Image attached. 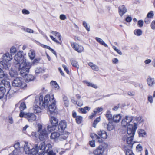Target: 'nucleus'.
<instances>
[{
	"label": "nucleus",
	"instance_id": "obj_12",
	"mask_svg": "<svg viewBox=\"0 0 155 155\" xmlns=\"http://www.w3.org/2000/svg\"><path fill=\"white\" fill-rule=\"evenodd\" d=\"M12 55L10 54L9 53H7L4 54L2 57V59L3 61H1L0 63L4 64H9L11 66V64L9 62L12 59Z\"/></svg>",
	"mask_w": 155,
	"mask_h": 155
},
{
	"label": "nucleus",
	"instance_id": "obj_22",
	"mask_svg": "<svg viewBox=\"0 0 155 155\" xmlns=\"http://www.w3.org/2000/svg\"><path fill=\"white\" fill-rule=\"evenodd\" d=\"M28 55L31 60L34 59L35 56V51L33 49L30 50L28 52Z\"/></svg>",
	"mask_w": 155,
	"mask_h": 155
},
{
	"label": "nucleus",
	"instance_id": "obj_16",
	"mask_svg": "<svg viewBox=\"0 0 155 155\" xmlns=\"http://www.w3.org/2000/svg\"><path fill=\"white\" fill-rule=\"evenodd\" d=\"M71 45L73 49L79 53H81L83 51V47L81 45L74 42H71Z\"/></svg>",
	"mask_w": 155,
	"mask_h": 155
},
{
	"label": "nucleus",
	"instance_id": "obj_32",
	"mask_svg": "<svg viewBox=\"0 0 155 155\" xmlns=\"http://www.w3.org/2000/svg\"><path fill=\"white\" fill-rule=\"evenodd\" d=\"M51 33L56 37L61 42V35L59 33L54 31H51Z\"/></svg>",
	"mask_w": 155,
	"mask_h": 155
},
{
	"label": "nucleus",
	"instance_id": "obj_64",
	"mask_svg": "<svg viewBox=\"0 0 155 155\" xmlns=\"http://www.w3.org/2000/svg\"><path fill=\"white\" fill-rule=\"evenodd\" d=\"M150 20L149 19V18H148L147 17L144 20V22L147 24L149 23H150Z\"/></svg>",
	"mask_w": 155,
	"mask_h": 155
},
{
	"label": "nucleus",
	"instance_id": "obj_15",
	"mask_svg": "<svg viewBox=\"0 0 155 155\" xmlns=\"http://www.w3.org/2000/svg\"><path fill=\"white\" fill-rule=\"evenodd\" d=\"M67 126V122L65 120L61 121L58 125V130L59 132L62 133L66 128Z\"/></svg>",
	"mask_w": 155,
	"mask_h": 155
},
{
	"label": "nucleus",
	"instance_id": "obj_36",
	"mask_svg": "<svg viewBox=\"0 0 155 155\" xmlns=\"http://www.w3.org/2000/svg\"><path fill=\"white\" fill-rule=\"evenodd\" d=\"M100 121V117L97 118L94 121L93 124V126L94 128H96L97 124V123L99 122Z\"/></svg>",
	"mask_w": 155,
	"mask_h": 155
},
{
	"label": "nucleus",
	"instance_id": "obj_24",
	"mask_svg": "<svg viewBox=\"0 0 155 155\" xmlns=\"http://www.w3.org/2000/svg\"><path fill=\"white\" fill-rule=\"evenodd\" d=\"M50 122L53 125L57 126L58 125V120L54 117H52L50 119Z\"/></svg>",
	"mask_w": 155,
	"mask_h": 155
},
{
	"label": "nucleus",
	"instance_id": "obj_50",
	"mask_svg": "<svg viewBox=\"0 0 155 155\" xmlns=\"http://www.w3.org/2000/svg\"><path fill=\"white\" fill-rule=\"evenodd\" d=\"M43 71V69L40 68H37L35 70V72L36 73L39 74L40 73Z\"/></svg>",
	"mask_w": 155,
	"mask_h": 155
},
{
	"label": "nucleus",
	"instance_id": "obj_55",
	"mask_svg": "<svg viewBox=\"0 0 155 155\" xmlns=\"http://www.w3.org/2000/svg\"><path fill=\"white\" fill-rule=\"evenodd\" d=\"M138 24L139 26L140 27H142L143 26V21L142 20H140L138 21Z\"/></svg>",
	"mask_w": 155,
	"mask_h": 155
},
{
	"label": "nucleus",
	"instance_id": "obj_46",
	"mask_svg": "<svg viewBox=\"0 0 155 155\" xmlns=\"http://www.w3.org/2000/svg\"><path fill=\"white\" fill-rule=\"evenodd\" d=\"M114 127L112 124V123H108V126L107 127V129L109 131H111L114 128Z\"/></svg>",
	"mask_w": 155,
	"mask_h": 155
},
{
	"label": "nucleus",
	"instance_id": "obj_4",
	"mask_svg": "<svg viewBox=\"0 0 155 155\" xmlns=\"http://www.w3.org/2000/svg\"><path fill=\"white\" fill-rule=\"evenodd\" d=\"M98 134L101 138L94 133L91 134V137L93 139H94L97 142L99 143H102L103 142V140L102 138L105 139L107 138V134L105 131L100 130L98 132Z\"/></svg>",
	"mask_w": 155,
	"mask_h": 155
},
{
	"label": "nucleus",
	"instance_id": "obj_49",
	"mask_svg": "<svg viewBox=\"0 0 155 155\" xmlns=\"http://www.w3.org/2000/svg\"><path fill=\"white\" fill-rule=\"evenodd\" d=\"M39 33L43 36V37H44L47 41H48L49 40L48 38L46 36V34H45L41 30H39Z\"/></svg>",
	"mask_w": 155,
	"mask_h": 155
},
{
	"label": "nucleus",
	"instance_id": "obj_45",
	"mask_svg": "<svg viewBox=\"0 0 155 155\" xmlns=\"http://www.w3.org/2000/svg\"><path fill=\"white\" fill-rule=\"evenodd\" d=\"M20 152V150L15 149L13 151L12 154L10 153L12 155H19Z\"/></svg>",
	"mask_w": 155,
	"mask_h": 155
},
{
	"label": "nucleus",
	"instance_id": "obj_23",
	"mask_svg": "<svg viewBox=\"0 0 155 155\" xmlns=\"http://www.w3.org/2000/svg\"><path fill=\"white\" fill-rule=\"evenodd\" d=\"M25 79L26 82H29L33 80L34 77L31 74H27L26 76H25L24 77Z\"/></svg>",
	"mask_w": 155,
	"mask_h": 155
},
{
	"label": "nucleus",
	"instance_id": "obj_56",
	"mask_svg": "<svg viewBox=\"0 0 155 155\" xmlns=\"http://www.w3.org/2000/svg\"><path fill=\"white\" fill-rule=\"evenodd\" d=\"M93 112V113H92L91 115L89 116V118L90 119H92L94 117H95L97 114V112L96 111H94V110Z\"/></svg>",
	"mask_w": 155,
	"mask_h": 155
},
{
	"label": "nucleus",
	"instance_id": "obj_33",
	"mask_svg": "<svg viewBox=\"0 0 155 155\" xmlns=\"http://www.w3.org/2000/svg\"><path fill=\"white\" fill-rule=\"evenodd\" d=\"M50 84L53 87L57 89H58L59 88L58 85L55 81H51L50 82Z\"/></svg>",
	"mask_w": 155,
	"mask_h": 155
},
{
	"label": "nucleus",
	"instance_id": "obj_39",
	"mask_svg": "<svg viewBox=\"0 0 155 155\" xmlns=\"http://www.w3.org/2000/svg\"><path fill=\"white\" fill-rule=\"evenodd\" d=\"M86 84H87V85L88 86L91 87H92L95 89H97V86L96 85L92 83L86 81Z\"/></svg>",
	"mask_w": 155,
	"mask_h": 155
},
{
	"label": "nucleus",
	"instance_id": "obj_25",
	"mask_svg": "<svg viewBox=\"0 0 155 155\" xmlns=\"http://www.w3.org/2000/svg\"><path fill=\"white\" fill-rule=\"evenodd\" d=\"M95 40H96V41L99 43L101 45H103L105 47H107L108 45H107L105 43V42L103 41V40L98 37H96L95 38Z\"/></svg>",
	"mask_w": 155,
	"mask_h": 155
},
{
	"label": "nucleus",
	"instance_id": "obj_51",
	"mask_svg": "<svg viewBox=\"0 0 155 155\" xmlns=\"http://www.w3.org/2000/svg\"><path fill=\"white\" fill-rule=\"evenodd\" d=\"M14 147L15 149L20 150V143L19 142L15 143L14 146Z\"/></svg>",
	"mask_w": 155,
	"mask_h": 155
},
{
	"label": "nucleus",
	"instance_id": "obj_53",
	"mask_svg": "<svg viewBox=\"0 0 155 155\" xmlns=\"http://www.w3.org/2000/svg\"><path fill=\"white\" fill-rule=\"evenodd\" d=\"M113 48L120 55H122V53L120 51L117 49V47L114 46H113Z\"/></svg>",
	"mask_w": 155,
	"mask_h": 155
},
{
	"label": "nucleus",
	"instance_id": "obj_61",
	"mask_svg": "<svg viewBox=\"0 0 155 155\" xmlns=\"http://www.w3.org/2000/svg\"><path fill=\"white\" fill-rule=\"evenodd\" d=\"M151 27L152 29H155V21L152 22L151 24Z\"/></svg>",
	"mask_w": 155,
	"mask_h": 155
},
{
	"label": "nucleus",
	"instance_id": "obj_58",
	"mask_svg": "<svg viewBox=\"0 0 155 155\" xmlns=\"http://www.w3.org/2000/svg\"><path fill=\"white\" fill-rule=\"evenodd\" d=\"M103 110L102 108L101 107H98L96 109H95L94 110V111H96L97 112V114L102 111Z\"/></svg>",
	"mask_w": 155,
	"mask_h": 155
},
{
	"label": "nucleus",
	"instance_id": "obj_28",
	"mask_svg": "<svg viewBox=\"0 0 155 155\" xmlns=\"http://www.w3.org/2000/svg\"><path fill=\"white\" fill-rule=\"evenodd\" d=\"M90 109V108L88 106H86L84 108H80L79 109V111L83 114H86L87 113L86 110L89 111Z\"/></svg>",
	"mask_w": 155,
	"mask_h": 155
},
{
	"label": "nucleus",
	"instance_id": "obj_31",
	"mask_svg": "<svg viewBox=\"0 0 155 155\" xmlns=\"http://www.w3.org/2000/svg\"><path fill=\"white\" fill-rule=\"evenodd\" d=\"M63 99L64 105L66 107H68L69 105V102L67 97L65 95H63Z\"/></svg>",
	"mask_w": 155,
	"mask_h": 155
},
{
	"label": "nucleus",
	"instance_id": "obj_10",
	"mask_svg": "<svg viewBox=\"0 0 155 155\" xmlns=\"http://www.w3.org/2000/svg\"><path fill=\"white\" fill-rule=\"evenodd\" d=\"M22 79L20 78H16L14 79L12 83V86L14 87H20L24 88L26 86V84L23 81Z\"/></svg>",
	"mask_w": 155,
	"mask_h": 155
},
{
	"label": "nucleus",
	"instance_id": "obj_48",
	"mask_svg": "<svg viewBox=\"0 0 155 155\" xmlns=\"http://www.w3.org/2000/svg\"><path fill=\"white\" fill-rule=\"evenodd\" d=\"M136 149L138 152L140 153V151L142 150V147L140 144L138 145L136 147Z\"/></svg>",
	"mask_w": 155,
	"mask_h": 155
},
{
	"label": "nucleus",
	"instance_id": "obj_30",
	"mask_svg": "<svg viewBox=\"0 0 155 155\" xmlns=\"http://www.w3.org/2000/svg\"><path fill=\"white\" fill-rule=\"evenodd\" d=\"M56 126L53 125V124L49 125L47 127V129L48 131L50 132L54 130L56 128Z\"/></svg>",
	"mask_w": 155,
	"mask_h": 155
},
{
	"label": "nucleus",
	"instance_id": "obj_18",
	"mask_svg": "<svg viewBox=\"0 0 155 155\" xmlns=\"http://www.w3.org/2000/svg\"><path fill=\"white\" fill-rule=\"evenodd\" d=\"M118 12L121 17L127 12V9L124 5L120 6L118 8Z\"/></svg>",
	"mask_w": 155,
	"mask_h": 155
},
{
	"label": "nucleus",
	"instance_id": "obj_54",
	"mask_svg": "<svg viewBox=\"0 0 155 155\" xmlns=\"http://www.w3.org/2000/svg\"><path fill=\"white\" fill-rule=\"evenodd\" d=\"M50 37L52 39V40H53L57 44H61V42L58 41L53 36L51 35H50Z\"/></svg>",
	"mask_w": 155,
	"mask_h": 155
},
{
	"label": "nucleus",
	"instance_id": "obj_1",
	"mask_svg": "<svg viewBox=\"0 0 155 155\" xmlns=\"http://www.w3.org/2000/svg\"><path fill=\"white\" fill-rule=\"evenodd\" d=\"M51 147V145L50 144L45 145L44 142H39L35 144L34 147L31 144L25 143L24 150L26 154L30 155H35L38 153L42 154L46 152L48 153V155H56V153L53 150H50Z\"/></svg>",
	"mask_w": 155,
	"mask_h": 155
},
{
	"label": "nucleus",
	"instance_id": "obj_57",
	"mask_svg": "<svg viewBox=\"0 0 155 155\" xmlns=\"http://www.w3.org/2000/svg\"><path fill=\"white\" fill-rule=\"evenodd\" d=\"M60 18L61 20H65L67 18V17L65 15H63V14H61V15L60 16Z\"/></svg>",
	"mask_w": 155,
	"mask_h": 155
},
{
	"label": "nucleus",
	"instance_id": "obj_7",
	"mask_svg": "<svg viewBox=\"0 0 155 155\" xmlns=\"http://www.w3.org/2000/svg\"><path fill=\"white\" fill-rule=\"evenodd\" d=\"M37 133L39 134V138L41 141H43L48 137V135L45 128L42 129V126L40 124H38Z\"/></svg>",
	"mask_w": 155,
	"mask_h": 155
},
{
	"label": "nucleus",
	"instance_id": "obj_38",
	"mask_svg": "<svg viewBox=\"0 0 155 155\" xmlns=\"http://www.w3.org/2000/svg\"><path fill=\"white\" fill-rule=\"evenodd\" d=\"M83 25L87 31H90V27L89 26H88V24L86 23V21H83Z\"/></svg>",
	"mask_w": 155,
	"mask_h": 155
},
{
	"label": "nucleus",
	"instance_id": "obj_17",
	"mask_svg": "<svg viewBox=\"0 0 155 155\" xmlns=\"http://www.w3.org/2000/svg\"><path fill=\"white\" fill-rule=\"evenodd\" d=\"M104 151V149L102 146H99L94 151L95 155H102Z\"/></svg>",
	"mask_w": 155,
	"mask_h": 155
},
{
	"label": "nucleus",
	"instance_id": "obj_13",
	"mask_svg": "<svg viewBox=\"0 0 155 155\" xmlns=\"http://www.w3.org/2000/svg\"><path fill=\"white\" fill-rule=\"evenodd\" d=\"M10 67L9 64H4L0 62V78H3L5 76V74L2 69L8 70Z\"/></svg>",
	"mask_w": 155,
	"mask_h": 155
},
{
	"label": "nucleus",
	"instance_id": "obj_60",
	"mask_svg": "<svg viewBox=\"0 0 155 155\" xmlns=\"http://www.w3.org/2000/svg\"><path fill=\"white\" fill-rule=\"evenodd\" d=\"M89 144L92 147H94L95 146V143L94 141H91L89 142Z\"/></svg>",
	"mask_w": 155,
	"mask_h": 155
},
{
	"label": "nucleus",
	"instance_id": "obj_2",
	"mask_svg": "<svg viewBox=\"0 0 155 155\" xmlns=\"http://www.w3.org/2000/svg\"><path fill=\"white\" fill-rule=\"evenodd\" d=\"M56 101L52 96L51 97L49 95H46L43 99L42 96L41 95L39 97V105L44 107V108L47 107L49 104L48 109L51 114L54 112L56 108Z\"/></svg>",
	"mask_w": 155,
	"mask_h": 155
},
{
	"label": "nucleus",
	"instance_id": "obj_63",
	"mask_svg": "<svg viewBox=\"0 0 155 155\" xmlns=\"http://www.w3.org/2000/svg\"><path fill=\"white\" fill-rule=\"evenodd\" d=\"M126 21L127 22H130L132 20V18L128 16L125 19Z\"/></svg>",
	"mask_w": 155,
	"mask_h": 155
},
{
	"label": "nucleus",
	"instance_id": "obj_37",
	"mask_svg": "<svg viewBox=\"0 0 155 155\" xmlns=\"http://www.w3.org/2000/svg\"><path fill=\"white\" fill-rule=\"evenodd\" d=\"M22 29L25 32L28 33H34V31L33 30L28 28H22Z\"/></svg>",
	"mask_w": 155,
	"mask_h": 155
},
{
	"label": "nucleus",
	"instance_id": "obj_19",
	"mask_svg": "<svg viewBox=\"0 0 155 155\" xmlns=\"http://www.w3.org/2000/svg\"><path fill=\"white\" fill-rule=\"evenodd\" d=\"M122 118L121 114H117L114 115L112 118V120L114 122L118 123L120 121Z\"/></svg>",
	"mask_w": 155,
	"mask_h": 155
},
{
	"label": "nucleus",
	"instance_id": "obj_59",
	"mask_svg": "<svg viewBox=\"0 0 155 155\" xmlns=\"http://www.w3.org/2000/svg\"><path fill=\"white\" fill-rule=\"evenodd\" d=\"M22 13L24 14L28 15L30 13L26 9H23L22 10Z\"/></svg>",
	"mask_w": 155,
	"mask_h": 155
},
{
	"label": "nucleus",
	"instance_id": "obj_29",
	"mask_svg": "<svg viewBox=\"0 0 155 155\" xmlns=\"http://www.w3.org/2000/svg\"><path fill=\"white\" fill-rule=\"evenodd\" d=\"M88 65L94 70L98 71L99 70L98 67L92 62H89L88 64Z\"/></svg>",
	"mask_w": 155,
	"mask_h": 155
},
{
	"label": "nucleus",
	"instance_id": "obj_5",
	"mask_svg": "<svg viewBox=\"0 0 155 155\" xmlns=\"http://www.w3.org/2000/svg\"><path fill=\"white\" fill-rule=\"evenodd\" d=\"M132 128L131 126H129L127 131V134L129 136L127 138V144L131 145H133L134 143L133 141V137L136 130L135 126L134 130H131Z\"/></svg>",
	"mask_w": 155,
	"mask_h": 155
},
{
	"label": "nucleus",
	"instance_id": "obj_21",
	"mask_svg": "<svg viewBox=\"0 0 155 155\" xmlns=\"http://www.w3.org/2000/svg\"><path fill=\"white\" fill-rule=\"evenodd\" d=\"M1 84L3 85L5 87L8 88L9 90L10 89L11 86L10 85V82L8 81L5 80H3L0 82V84Z\"/></svg>",
	"mask_w": 155,
	"mask_h": 155
},
{
	"label": "nucleus",
	"instance_id": "obj_43",
	"mask_svg": "<svg viewBox=\"0 0 155 155\" xmlns=\"http://www.w3.org/2000/svg\"><path fill=\"white\" fill-rule=\"evenodd\" d=\"M9 74L12 77H16L17 75V72L13 71H11L9 72Z\"/></svg>",
	"mask_w": 155,
	"mask_h": 155
},
{
	"label": "nucleus",
	"instance_id": "obj_26",
	"mask_svg": "<svg viewBox=\"0 0 155 155\" xmlns=\"http://www.w3.org/2000/svg\"><path fill=\"white\" fill-rule=\"evenodd\" d=\"M5 91L6 90L4 87L2 86L0 87V99L3 97Z\"/></svg>",
	"mask_w": 155,
	"mask_h": 155
},
{
	"label": "nucleus",
	"instance_id": "obj_20",
	"mask_svg": "<svg viewBox=\"0 0 155 155\" xmlns=\"http://www.w3.org/2000/svg\"><path fill=\"white\" fill-rule=\"evenodd\" d=\"M19 105H20L19 108L20 110V113L24 112H23V111L26 108L25 103L24 102H20L18 104H16L15 105V107H17Z\"/></svg>",
	"mask_w": 155,
	"mask_h": 155
},
{
	"label": "nucleus",
	"instance_id": "obj_11",
	"mask_svg": "<svg viewBox=\"0 0 155 155\" xmlns=\"http://www.w3.org/2000/svg\"><path fill=\"white\" fill-rule=\"evenodd\" d=\"M63 135V134L61 133H59L58 132H54L51 133L50 136V138L51 139H58V138L59 139L62 140V139L65 140L68 137V135L64 136H61V135Z\"/></svg>",
	"mask_w": 155,
	"mask_h": 155
},
{
	"label": "nucleus",
	"instance_id": "obj_6",
	"mask_svg": "<svg viewBox=\"0 0 155 155\" xmlns=\"http://www.w3.org/2000/svg\"><path fill=\"white\" fill-rule=\"evenodd\" d=\"M14 60L15 61V64H21V63H24L26 62V59L25 58L22 51H19L15 55L14 57Z\"/></svg>",
	"mask_w": 155,
	"mask_h": 155
},
{
	"label": "nucleus",
	"instance_id": "obj_14",
	"mask_svg": "<svg viewBox=\"0 0 155 155\" xmlns=\"http://www.w3.org/2000/svg\"><path fill=\"white\" fill-rule=\"evenodd\" d=\"M39 101V98L38 99H36L35 100V105H34L33 108L34 112L35 113H38L40 112L41 111V108H44V107L41 106L39 105L38 102Z\"/></svg>",
	"mask_w": 155,
	"mask_h": 155
},
{
	"label": "nucleus",
	"instance_id": "obj_34",
	"mask_svg": "<svg viewBox=\"0 0 155 155\" xmlns=\"http://www.w3.org/2000/svg\"><path fill=\"white\" fill-rule=\"evenodd\" d=\"M134 32L135 35L138 36H140L142 34V30L140 29L135 30Z\"/></svg>",
	"mask_w": 155,
	"mask_h": 155
},
{
	"label": "nucleus",
	"instance_id": "obj_35",
	"mask_svg": "<svg viewBox=\"0 0 155 155\" xmlns=\"http://www.w3.org/2000/svg\"><path fill=\"white\" fill-rule=\"evenodd\" d=\"M71 63L72 65L76 68H77L78 69L79 68V65L78 63L75 60H72L71 61Z\"/></svg>",
	"mask_w": 155,
	"mask_h": 155
},
{
	"label": "nucleus",
	"instance_id": "obj_41",
	"mask_svg": "<svg viewBox=\"0 0 155 155\" xmlns=\"http://www.w3.org/2000/svg\"><path fill=\"white\" fill-rule=\"evenodd\" d=\"M146 134V133L144 130H141L139 131V135L140 137H144Z\"/></svg>",
	"mask_w": 155,
	"mask_h": 155
},
{
	"label": "nucleus",
	"instance_id": "obj_42",
	"mask_svg": "<svg viewBox=\"0 0 155 155\" xmlns=\"http://www.w3.org/2000/svg\"><path fill=\"white\" fill-rule=\"evenodd\" d=\"M82 120V117L81 116H77L76 118V120L77 123L79 124H81Z\"/></svg>",
	"mask_w": 155,
	"mask_h": 155
},
{
	"label": "nucleus",
	"instance_id": "obj_8",
	"mask_svg": "<svg viewBox=\"0 0 155 155\" xmlns=\"http://www.w3.org/2000/svg\"><path fill=\"white\" fill-rule=\"evenodd\" d=\"M28 63L26 62L25 63V64L21 63L19 65V71H20L21 75L23 77L26 76L29 72L30 67L28 66Z\"/></svg>",
	"mask_w": 155,
	"mask_h": 155
},
{
	"label": "nucleus",
	"instance_id": "obj_9",
	"mask_svg": "<svg viewBox=\"0 0 155 155\" xmlns=\"http://www.w3.org/2000/svg\"><path fill=\"white\" fill-rule=\"evenodd\" d=\"M21 117H24L29 122H32L35 121L36 119V116L33 113L21 112L19 114Z\"/></svg>",
	"mask_w": 155,
	"mask_h": 155
},
{
	"label": "nucleus",
	"instance_id": "obj_3",
	"mask_svg": "<svg viewBox=\"0 0 155 155\" xmlns=\"http://www.w3.org/2000/svg\"><path fill=\"white\" fill-rule=\"evenodd\" d=\"M133 117L132 116H126L125 118L123 119L121 121V125L124 127L127 126V131L129 126H131L132 128L131 130H134L135 126L136 129L137 128V124L135 123L133 124L132 122L133 120Z\"/></svg>",
	"mask_w": 155,
	"mask_h": 155
},
{
	"label": "nucleus",
	"instance_id": "obj_27",
	"mask_svg": "<svg viewBox=\"0 0 155 155\" xmlns=\"http://www.w3.org/2000/svg\"><path fill=\"white\" fill-rule=\"evenodd\" d=\"M147 83L149 86H153L155 84L154 79L149 77L147 80Z\"/></svg>",
	"mask_w": 155,
	"mask_h": 155
},
{
	"label": "nucleus",
	"instance_id": "obj_62",
	"mask_svg": "<svg viewBox=\"0 0 155 155\" xmlns=\"http://www.w3.org/2000/svg\"><path fill=\"white\" fill-rule=\"evenodd\" d=\"M148 101L150 103H152L153 102V99L152 97L151 96H149L147 98Z\"/></svg>",
	"mask_w": 155,
	"mask_h": 155
},
{
	"label": "nucleus",
	"instance_id": "obj_40",
	"mask_svg": "<svg viewBox=\"0 0 155 155\" xmlns=\"http://www.w3.org/2000/svg\"><path fill=\"white\" fill-rule=\"evenodd\" d=\"M17 51L16 48L14 46H12L10 49V53L14 54Z\"/></svg>",
	"mask_w": 155,
	"mask_h": 155
},
{
	"label": "nucleus",
	"instance_id": "obj_44",
	"mask_svg": "<svg viewBox=\"0 0 155 155\" xmlns=\"http://www.w3.org/2000/svg\"><path fill=\"white\" fill-rule=\"evenodd\" d=\"M106 117L108 120L110 119L112 120V117L110 112V111H107L106 114Z\"/></svg>",
	"mask_w": 155,
	"mask_h": 155
},
{
	"label": "nucleus",
	"instance_id": "obj_47",
	"mask_svg": "<svg viewBox=\"0 0 155 155\" xmlns=\"http://www.w3.org/2000/svg\"><path fill=\"white\" fill-rule=\"evenodd\" d=\"M126 155H134L132 151L131 150L128 149L126 152Z\"/></svg>",
	"mask_w": 155,
	"mask_h": 155
},
{
	"label": "nucleus",
	"instance_id": "obj_52",
	"mask_svg": "<svg viewBox=\"0 0 155 155\" xmlns=\"http://www.w3.org/2000/svg\"><path fill=\"white\" fill-rule=\"evenodd\" d=\"M153 12L150 11L148 13L147 17L149 18H151L153 17Z\"/></svg>",
	"mask_w": 155,
	"mask_h": 155
}]
</instances>
